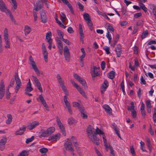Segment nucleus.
Instances as JSON below:
<instances>
[{
  "mask_svg": "<svg viewBox=\"0 0 156 156\" xmlns=\"http://www.w3.org/2000/svg\"><path fill=\"white\" fill-rule=\"evenodd\" d=\"M107 30H110L112 32H114V28H113V27L110 25V24H109V25H108L107 28Z\"/></svg>",
  "mask_w": 156,
  "mask_h": 156,
  "instance_id": "obj_61",
  "label": "nucleus"
},
{
  "mask_svg": "<svg viewBox=\"0 0 156 156\" xmlns=\"http://www.w3.org/2000/svg\"><path fill=\"white\" fill-rule=\"evenodd\" d=\"M11 94V93L9 91V89L7 88L6 90V98L7 99H9L10 98Z\"/></svg>",
  "mask_w": 156,
  "mask_h": 156,
  "instance_id": "obj_57",
  "label": "nucleus"
},
{
  "mask_svg": "<svg viewBox=\"0 0 156 156\" xmlns=\"http://www.w3.org/2000/svg\"><path fill=\"white\" fill-rule=\"evenodd\" d=\"M73 143L74 144V145L75 147L76 150H77L79 149V147H78L79 144L77 143L76 140H75L74 141H73Z\"/></svg>",
  "mask_w": 156,
  "mask_h": 156,
  "instance_id": "obj_59",
  "label": "nucleus"
},
{
  "mask_svg": "<svg viewBox=\"0 0 156 156\" xmlns=\"http://www.w3.org/2000/svg\"><path fill=\"white\" fill-rule=\"evenodd\" d=\"M138 3L140 9H141L145 12H146L147 11V9L145 7V5L143 3L138 2Z\"/></svg>",
  "mask_w": 156,
  "mask_h": 156,
  "instance_id": "obj_34",
  "label": "nucleus"
},
{
  "mask_svg": "<svg viewBox=\"0 0 156 156\" xmlns=\"http://www.w3.org/2000/svg\"><path fill=\"white\" fill-rule=\"evenodd\" d=\"M7 13H8L9 15V16H10V18L11 19V20H12V21L14 22H15L16 21L14 19L13 17V16L12 15L11 13V12L9 10H8V11L7 12Z\"/></svg>",
  "mask_w": 156,
  "mask_h": 156,
  "instance_id": "obj_49",
  "label": "nucleus"
},
{
  "mask_svg": "<svg viewBox=\"0 0 156 156\" xmlns=\"http://www.w3.org/2000/svg\"><path fill=\"white\" fill-rule=\"evenodd\" d=\"M105 111L109 114L112 113V109L109 106L107 105H105L103 107Z\"/></svg>",
  "mask_w": 156,
  "mask_h": 156,
  "instance_id": "obj_27",
  "label": "nucleus"
},
{
  "mask_svg": "<svg viewBox=\"0 0 156 156\" xmlns=\"http://www.w3.org/2000/svg\"><path fill=\"white\" fill-rule=\"evenodd\" d=\"M142 15V14L141 12L137 13L134 14V17L135 18H137L141 16Z\"/></svg>",
  "mask_w": 156,
  "mask_h": 156,
  "instance_id": "obj_64",
  "label": "nucleus"
},
{
  "mask_svg": "<svg viewBox=\"0 0 156 156\" xmlns=\"http://www.w3.org/2000/svg\"><path fill=\"white\" fill-rule=\"evenodd\" d=\"M122 47L120 44H118L115 49V51L118 57H119L122 54Z\"/></svg>",
  "mask_w": 156,
  "mask_h": 156,
  "instance_id": "obj_19",
  "label": "nucleus"
},
{
  "mask_svg": "<svg viewBox=\"0 0 156 156\" xmlns=\"http://www.w3.org/2000/svg\"><path fill=\"white\" fill-rule=\"evenodd\" d=\"M27 126H23L22 127H20L19 129L16 131L15 132V134L16 135H21L23 134L26 130Z\"/></svg>",
  "mask_w": 156,
  "mask_h": 156,
  "instance_id": "obj_18",
  "label": "nucleus"
},
{
  "mask_svg": "<svg viewBox=\"0 0 156 156\" xmlns=\"http://www.w3.org/2000/svg\"><path fill=\"white\" fill-rule=\"evenodd\" d=\"M81 51L82 53V55L80 57V65L81 67H83L84 65L83 58L85 57L86 54L84 49L83 48L81 49Z\"/></svg>",
  "mask_w": 156,
  "mask_h": 156,
  "instance_id": "obj_11",
  "label": "nucleus"
},
{
  "mask_svg": "<svg viewBox=\"0 0 156 156\" xmlns=\"http://www.w3.org/2000/svg\"><path fill=\"white\" fill-rule=\"evenodd\" d=\"M79 111L81 112V116L83 119H87V116L86 114V112H85L83 108H79Z\"/></svg>",
  "mask_w": 156,
  "mask_h": 156,
  "instance_id": "obj_28",
  "label": "nucleus"
},
{
  "mask_svg": "<svg viewBox=\"0 0 156 156\" xmlns=\"http://www.w3.org/2000/svg\"><path fill=\"white\" fill-rule=\"evenodd\" d=\"M77 4L80 10L81 11H83V5L79 2H77Z\"/></svg>",
  "mask_w": 156,
  "mask_h": 156,
  "instance_id": "obj_45",
  "label": "nucleus"
},
{
  "mask_svg": "<svg viewBox=\"0 0 156 156\" xmlns=\"http://www.w3.org/2000/svg\"><path fill=\"white\" fill-rule=\"evenodd\" d=\"M29 60L30 63L31 65L33 68L34 70L37 75L39 76L40 74L39 71L38 69L32 56L30 55L29 56Z\"/></svg>",
  "mask_w": 156,
  "mask_h": 156,
  "instance_id": "obj_4",
  "label": "nucleus"
},
{
  "mask_svg": "<svg viewBox=\"0 0 156 156\" xmlns=\"http://www.w3.org/2000/svg\"><path fill=\"white\" fill-rule=\"evenodd\" d=\"M148 35V33L147 30L144 31L141 36L142 39H143L146 37Z\"/></svg>",
  "mask_w": 156,
  "mask_h": 156,
  "instance_id": "obj_38",
  "label": "nucleus"
},
{
  "mask_svg": "<svg viewBox=\"0 0 156 156\" xmlns=\"http://www.w3.org/2000/svg\"><path fill=\"white\" fill-rule=\"evenodd\" d=\"M55 129L54 127H51L48 128L47 130V131L49 135L50 136L52 133H54L55 131Z\"/></svg>",
  "mask_w": 156,
  "mask_h": 156,
  "instance_id": "obj_37",
  "label": "nucleus"
},
{
  "mask_svg": "<svg viewBox=\"0 0 156 156\" xmlns=\"http://www.w3.org/2000/svg\"><path fill=\"white\" fill-rule=\"evenodd\" d=\"M48 149L47 148H42L39 150V151L41 153H45L48 151Z\"/></svg>",
  "mask_w": 156,
  "mask_h": 156,
  "instance_id": "obj_47",
  "label": "nucleus"
},
{
  "mask_svg": "<svg viewBox=\"0 0 156 156\" xmlns=\"http://www.w3.org/2000/svg\"><path fill=\"white\" fill-rule=\"evenodd\" d=\"M51 33L50 31H48L46 34V39L48 43L52 42V40L51 38Z\"/></svg>",
  "mask_w": 156,
  "mask_h": 156,
  "instance_id": "obj_26",
  "label": "nucleus"
},
{
  "mask_svg": "<svg viewBox=\"0 0 156 156\" xmlns=\"http://www.w3.org/2000/svg\"><path fill=\"white\" fill-rule=\"evenodd\" d=\"M33 90V89L31 87V84L30 80H29V81L27 83V87L25 89V93H27V92H30L31 91Z\"/></svg>",
  "mask_w": 156,
  "mask_h": 156,
  "instance_id": "obj_29",
  "label": "nucleus"
},
{
  "mask_svg": "<svg viewBox=\"0 0 156 156\" xmlns=\"http://www.w3.org/2000/svg\"><path fill=\"white\" fill-rule=\"evenodd\" d=\"M108 149H110V154L112 155V156H115L114 150L112 146L110 145H109Z\"/></svg>",
  "mask_w": 156,
  "mask_h": 156,
  "instance_id": "obj_54",
  "label": "nucleus"
},
{
  "mask_svg": "<svg viewBox=\"0 0 156 156\" xmlns=\"http://www.w3.org/2000/svg\"><path fill=\"white\" fill-rule=\"evenodd\" d=\"M40 15L41 21L43 23H46L47 22V19L45 11L42 10L40 12Z\"/></svg>",
  "mask_w": 156,
  "mask_h": 156,
  "instance_id": "obj_21",
  "label": "nucleus"
},
{
  "mask_svg": "<svg viewBox=\"0 0 156 156\" xmlns=\"http://www.w3.org/2000/svg\"><path fill=\"white\" fill-rule=\"evenodd\" d=\"M67 31L70 34H72L74 32V31L73 30L72 28L71 27H68L67 29Z\"/></svg>",
  "mask_w": 156,
  "mask_h": 156,
  "instance_id": "obj_62",
  "label": "nucleus"
},
{
  "mask_svg": "<svg viewBox=\"0 0 156 156\" xmlns=\"http://www.w3.org/2000/svg\"><path fill=\"white\" fill-rule=\"evenodd\" d=\"M86 132L88 137L91 141L97 145L99 144V139L94 135V129L91 126L89 125L86 129Z\"/></svg>",
  "mask_w": 156,
  "mask_h": 156,
  "instance_id": "obj_2",
  "label": "nucleus"
},
{
  "mask_svg": "<svg viewBox=\"0 0 156 156\" xmlns=\"http://www.w3.org/2000/svg\"><path fill=\"white\" fill-rule=\"evenodd\" d=\"M60 18L61 20L63 23H64L65 20L66 19V15L62 12H61L60 14Z\"/></svg>",
  "mask_w": 156,
  "mask_h": 156,
  "instance_id": "obj_43",
  "label": "nucleus"
},
{
  "mask_svg": "<svg viewBox=\"0 0 156 156\" xmlns=\"http://www.w3.org/2000/svg\"><path fill=\"white\" fill-rule=\"evenodd\" d=\"M153 118L154 121L156 122V107L154 108V113L153 115Z\"/></svg>",
  "mask_w": 156,
  "mask_h": 156,
  "instance_id": "obj_50",
  "label": "nucleus"
},
{
  "mask_svg": "<svg viewBox=\"0 0 156 156\" xmlns=\"http://www.w3.org/2000/svg\"><path fill=\"white\" fill-rule=\"evenodd\" d=\"M73 76L74 78L78 80L85 88H87L86 82L83 79L80 78L77 74H74Z\"/></svg>",
  "mask_w": 156,
  "mask_h": 156,
  "instance_id": "obj_6",
  "label": "nucleus"
},
{
  "mask_svg": "<svg viewBox=\"0 0 156 156\" xmlns=\"http://www.w3.org/2000/svg\"><path fill=\"white\" fill-rule=\"evenodd\" d=\"M102 138L103 139V140L104 144L105 146V148L107 150L109 146L108 145L106 138V137L105 134L102 135Z\"/></svg>",
  "mask_w": 156,
  "mask_h": 156,
  "instance_id": "obj_35",
  "label": "nucleus"
},
{
  "mask_svg": "<svg viewBox=\"0 0 156 156\" xmlns=\"http://www.w3.org/2000/svg\"><path fill=\"white\" fill-rule=\"evenodd\" d=\"M40 124L39 122L37 121H33L30 123L27 127L29 130H31L35 128L36 126Z\"/></svg>",
  "mask_w": 156,
  "mask_h": 156,
  "instance_id": "obj_14",
  "label": "nucleus"
},
{
  "mask_svg": "<svg viewBox=\"0 0 156 156\" xmlns=\"http://www.w3.org/2000/svg\"><path fill=\"white\" fill-rule=\"evenodd\" d=\"M130 105H131L130 107V108H129V107H128V110H131V111H133V110H135V106H134L133 102V101L131 102V103H130Z\"/></svg>",
  "mask_w": 156,
  "mask_h": 156,
  "instance_id": "obj_44",
  "label": "nucleus"
},
{
  "mask_svg": "<svg viewBox=\"0 0 156 156\" xmlns=\"http://www.w3.org/2000/svg\"><path fill=\"white\" fill-rule=\"evenodd\" d=\"M79 32L80 36V41L82 42V43H83V42L84 35L83 33L82 26L81 24H79Z\"/></svg>",
  "mask_w": 156,
  "mask_h": 156,
  "instance_id": "obj_22",
  "label": "nucleus"
},
{
  "mask_svg": "<svg viewBox=\"0 0 156 156\" xmlns=\"http://www.w3.org/2000/svg\"><path fill=\"white\" fill-rule=\"evenodd\" d=\"M58 124L59 128H60L62 134L64 136H66V133L65 130V128L63 126L62 124L61 123L59 124Z\"/></svg>",
  "mask_w": 156,
  "mask_h": 156,
  "instance_id": "obj_32",
  "label": "nucleus"
},
{
  "mask_svg": "<svg viewBox=\"0 0 156 156\" xmlns=\"http://www.w3.org/2000/svg\"><path fill=\"white\" fill-rule=\"evenodd\" d=\"M151 101L150 100H148L146 101V104L147 108L151 107Z\"/></svg>",
  "mask_w": 156,
  "mask_h": 156,
  "instance_id": "obj_52",
  "label": "nucleus"
},
{
  "mask_svg": "<svg viewBox=\"0 0 156 156\" xmlns=\"http://www.w3.org/2000/svg\"><path fill=\"white\" fill-rule=\"evenodd\" d=\"M60 86L65 93V96H66L67 97V96L69 95V93L67 92V89L65 86L64 85H63L62 86Z\"/></svg>",
  "mask_w": 156,
  "mask_h": 156,
  "instance_id": "obj_42",
  "label": "nucleus"
},
{
  "mask_svg": "<svg viewBox=\"0 0 156 156\" xmlns=\"http://www.w3.org/2000/svg\"><path fill=\"white\" fill-rule=\"evenodd\" d=\"M12 1V2L13 4V7L14 9V10H15L16 9L17 5V3L16 1L15 0H11Z\"/></svg>",
  "mask_w": 156,
  "mask_h": 156,
  "instance_id": "obj_56",
  "label": "nucleus"
},
{
  "mask_svg": "<svg viewBox=\"0 0 156 156\" xmlns=\"http://www.w3.org/2000/svg\"><path fill=\"white\" fill-rule=\"evenodd\" d=\"M57 78L58 81V82L60 86H62L64 85V82L63 80H62L60 75L59 74H57Z\"/></svg>",
  "mask_w": 156,
  "mask_h": 156,
  "instance_id": "obj_30",
  "label": "nucleus"
},
{
  "mask_svg": "<svg viewBox=\"0 0 156 156\" xmlns=\"http://www.w3.org/2000/svg\"><path fill=\"white\" fill-rule=\"evenodd\" d=\"M145 140L146 142L147 146L150 152L152 151V148L150 139L147 136L145 137Z\"/></svg>",
  "mask_w": 156,
  "mask_h": 156,
  "instance_id": "obj_23",
  "label": "nucleus"
},
{
  "mask_svg": "<svg viewBox=\"0 0 156 156\" xmlns=\"http://www.w3.org/2000/svg\"><path fill=\"white\" fill-rule=\"evenodd\" d=\"M68 123L69 124H72L75 122V120L72 118H69L68 119Z\"/></svg>",
  "mask_w": 156,
  "mask_h": 156,
  "instance_id": "obj_55",
  "label": "nucleus"
},
{
  "mask_svg": "<svg viewBox=\"0 0 156 156\" xmlns=\"http://www.w3.org/2000/svg\"><path fill=\"white\" fill-rule=\"evenodd\" d=\"M24 31L25 35L27 36V35L30 34L31 31V28L28 25H25L24 26Z\"/></svg>",
  "mask_w": 156,
  "mask_h": 156,
  "instance_id": "obj_25",
  "label": "nucleus"
},
{
  "mask_svg": "<svg viewBox=\"0 0 156 156\" xmlns=\"http://www.w3.org/2000/svg\"><path fill=\"white\" fill-rule=\"evenodd\" d=\"M99 67L98 68L95 66H94L92 69L90 73L92 78L98 76L99 73Z\"/></svg>",
  "mask_w": 156,
  "mask_h": 156,
  "instance_id": "obj_8",
  "label": "nucleus"
},
{
  "mask_svg": "<svg viewBox=\"0 0 156 156\" xmlns=\"http://www.w3.org/2000/svg\"><path fill=\"white\" fill-rule=\"evenodd\" d=\"M7 138L5 136H4L0 141V144L5 145L7 142Z\"/></svg>",
  "mask_w": 156,
  "mask_h": 156,
  "instance_id": "obj_39",
  "label": "nucleus"
},
{
  "mask_svg": "<svg viewBox=\"0 0 156 156\" xmlns=\"http://www.w3.org/2000/svg\"><path fill=\"white\" fill-rule=\"evenodd\" d=\"M95 130V132H94V135H95V136H96L97 134H98L99 135H103L105 134L104 133L103 131H102L97 127Z\"/></svg>",
  "mask_w": 156,
  "mask_h": 156,
  "instance_id": "obj_31",
  "label": "nucleus"
},
{
  "mask_svg": "<svg viewBox=\"0 0 156 156\" xmlns=\"http://www.w3.org/2000/svg\"><path fill=\"white\" fill-rule=\"evenodd\" d=\"M71 83L73 86L77 89L80 94L85 98H87V96L85 94L83 90L73 80H71Z\"/></svg>",
  "mask_w": 156,
  "mask_h": 156,
  "instance_id": "obj_5",
  "label": "nucleus"
},
{
  "mask_svg": "<svg viewBox=\"0 0 156 156\" xmlns=\"http://www.w3.org/2000/svg\"><path fill=\"white\" fill-rule=\"evenodd\" d=\"M60 136L59 133H57L50 136L48 140L49 141L51 140L52 141H56L60 139Z\"/></svg>",
  "mask_w": 156,
  "mask_h": 156,
  "instance_id": "obj_17",
  "label": "nucleus"
},
{
  "mask_svg": "<svg viewBox=\"0 0 156 156\" xmlns=\"http://www.w3.org/2000/svg\"><path fill=\"white\" fill-rule=\"evenodd\" d=\"M64 54L66 60L67 62L70 61V54L68 47L66 46L64 49Z\"/></svg>",
  "mask_w": 156,
  "mask_h": 156,
  "instance_id": "obj_7",
  "label": "nucleus"
},
{
  "mask_svg": "<svg viewBox=\"0 0 156 156\" xmlns=\"http://www.w3.org/2000/svg\"><path fill=\"white\" fill-rule=\"evenodd\" d=\"M40 135L41 136L43 137H46L49 136L47 130L42 132L41 134Z\"/></svg>",
  "mask_w": 156,
  "mask_h": 156,
  "instance_id": "obj_46",
  "label": "nucleus"
},
{
  "mask_svg": "<svg viewBox=\"0 0 156 156\" xmlns=\"http://www.w3.org/2000/svg\"><path fill=\"white\" fill-rule=\"evenodd\" d=\"M14 80L15 81L16 83V86L14 88L15 92L17 93L20 88L22 85L21 80L19 78L17 73H15L14 76V79H11L8 86V88L9 89L10 87H12L13 86L15 83Z\"/></svg>",
  "mask_w": 156,
  "mask_h": 156,
  "instance_id": "obj_1",
  "label": "nucleus"
},
{
  "mask_svg": "<svg viewBox=\"0 0 156 156\" xmlns=\"http://www.w3.org/2000/svg\"><path fill=\"white\" fill-rule=\"evenodd\" d=\"M115 72L113 71H111L108 73V77L111 79H113L115 75Z\"/></svg>",
  "mask_w": 156,
  "mask_h": 156,
  "instance_id": "obj_33",
  "label": "nucleus"
},
{
  "mask_svg": "<svg viewBox=\"0 0 156 156\" xmlns=\"http://www.w3.org/2000/svg\"><path fill=\"white\" fill-rule=\"evenodd\" d=\"M68 98L66 96H65L64 98V101L65 103L66 108L68 109L69 113L72 114L73 112L71 109L70 104L67 100Z\"/></svg>",
  "mask_w": 156,
  "mask_h": 156,
  "instance_id": "obj_10",
  "label": "nucleus"
},
{
  "mask_svg": "<svg viewBox=\"0 0 156 156\" xmlns=\"http://www.w3.org/2000/svg\"><path fill=\"white\" fill-rule=\"evenodd\" d=\"M57 32L58 33V34L59 36L61 37L60 38L61 39V38H62L63 37V35L62 32L59 30H57Z\"/></svg>",
  "mask_w": 156,
  "mask_h": 156,
  "instance_id": "obj_51",
  "label": "nucleus"
},
{
  "mask_svg": "<svg viewBox=\"0 0 156 156\" xmlns=\"http://www.w3.org/2000/svg\"><path fill=\"white\" fill-rule=\"evenodd\" d=\"M145 105L143 102L141 104V107L140 108V112L144 118H145L146 115V112L145 110Z\"/></svg>",
  "mask_w": 156,
  "mask_h": 156,
  "instance_id": "obj_24",
  "label": "nucleus"
},
{
  "mask_svg": "<svg viewBox=\"0 0 156 156\" xmlns=\"http://www.w3.org/2000/svg\"><path fill=\"white\" fill-rule=\"evenodd\" d=\"M4 39L5 40V48L6 49L10 48V43L9 39L8 30L5 28L4 31Z\"/></svg>",
  "mask_w": 156,
  "mask_h": 156,
  "instance_id": "obj_3",
  "label": "nucleus"
},
{
  "mask_svg": "<svg viewBox=\"0 0 156 156\" xmlns=\"http://www.w3.org/2000/svg\"><path fill=\"white\" fill-rule=\"evenodd\" d=\"M32 77L33 78V80H34L35 82V83L36 84V86L37 88L41 92H42L43 89L41 87V84L40 82L38 80L36 76H33Z\"/></svg>",
  "mask_w": 156,
  "mask_h": 156,
  "instance_id": "obj_16",
  "label": "nucleus"
},
{
  "mask_svg": "<svg viewBox=\"0 0 156 156\" xmlns=\"http://www.w3.org/2000/svg\"><path fill=\"white\" fill-rule=\"evenodd\" d=\"M131 115L133 117L135 118L136 116V113L135 110L131 111Z\"/></svg>",
  "mask_w": 156,
  "mask_h": 156,
  "instance_id": "obj_63",
  "label": "nucleus"
},
{
  "mask_svg": "<svg viewBox=\"0 0 156 156\" xmlns=\"http://www.w3.org/2000/svg\"><path fill=\"white\" fill-rule=\"evenodd\" d=\"M0 9L2 12H5L7 14V12L8 9L6 6L5 4L2 1V0H0Z\"/></svg>",
  "mask_w": 156,
  "mask_h": 156,
  "instance_id": "obj_12",
  "label": "nucleus"
},
{
  "mask_svg": "<svg viewBox=\"0 0 156 156\" xmlns=\"http://www.w3.org/2000/svg\"><path fill=\"white\" fill-rule=\"evenodd\" d=\"M43 53L44 55V58L46 62H47L48 53L47 51L46 48L44 43H43L42 45Z\"/></svg>",
  "mask_w": 156,
  "mask_h": 156,
  "instance_id": "obj_15",
  "label": "nucleus"
},
{
  "mask_svg": "<svg viewBox=\"0 0 156 156\" xmlns=\"http://www.w3.org/2000/svg\"><path fill=\"white\" fill-rule=\"evenodd\" d=\"M58 2H61V0H58ZM63 2L67 5L68 8H69L70 12L72 14H74V12L73 10V8L72 5L69 3L67 0H61Z\"/></svg>",
  "mask_w": 156,
  "mask_h": 156,
  "instance_id": "obj_20",
  "label": "nucleus"
},
{
  "mask_svg": "<svg viewBox=\"0 0 156 156\" xmlns=\"http://www.w3.org/2000/svg\"><path fill=\"white\" fill-rule=\"evenodd\" d=\"M5 86L4 82L3 80H2L0 84V98L2 99L5 94Z\"/></svg>",
  "mask_w": 156,
  "mask_h": 156,
  "instance_id": "obj_9",
  "label": "nucleus"
},
{
  "mask_svg": "<svg viewBox=\"0 0 156 156\" xmlns=\"http://www.w3.org/2000/svg\"><path fill=\"white\" fill-rule=\"evenodd\" d=\"M103 48L107 54H109L110 53L109 48L108 47L105 46Z\"/></svg>",
  "mask_w": 156,
  "mask_h": 156,
  "instance_id": "obj_58",
  "label": "nucleus"
},
{
  "mask_svg": "<svg viewBox=\"0 0 156 156\" xmlns=\"http://www.w3.org/2000/svg\"><path fill=\"white\" fill-rule=\"evenodd\" d=\"M34 136H32L30 138H28L26 141V143L27 144H28L29 143L33 141V140H34Z\"/></svg>",
  "mask_w": 156,
  "mask_h": 156,
  "instance_id": "obj_53",
  "label": "nucleus"
},
{
  "mask_svg": "<svg viewBox=\"0 0 156 156\" xmlns=\"http://www.w3.org/2000/svg\"><path fill=\"white\" fill-rule=\"evenodd\" d=\"M64 148L66 150L69 151H73L74 149L72 147V143L71 142L67 141L64 144Z\"/></svg>",
  "mask_w": 156,
  "mask_h": 156,
  "instance_id": "obj_13",
  "label": "nucleus"
},
{
  "mask_svg": "<svg viewBox=\"0 0 156 156\" xmlns=\"http://www.w3.org/2000/svg\"><path fill=\"white\" fill-rule=\"evenodd\" d=\"M83 17L84 20L86 21H89L90 20V17L89 14L87 13H85L83 15Z\"/></svg>",
  "mask_w": 156,
  "mask_h": 156,
  "instance_id": "obj_41",
  "label": "nucleus"
},
{
  "mask_svg": "<svg viewBox=\"0 0 156 156\" xmlns=\"http://www.w3.org/2000/svg\"><path fill=\"white\" fill-rule=\"evenodd\" d=\"M130 151H131V153L132 154V155H133V156H135L136 155H135V150H134V148L133 147V146H132L130 147Z\"/></svg>",
  "mask_w": 156,
  "mask_h": 156,
  "instance_id": "obj_60",
  "label": "nucleus"
},
{
  "mask_svg": "<svg viewBox=\"0 0 156 156\" xmlns=\"http://www.w3.org/2000/svg\"><path fill=\"white\" fill-rule=\"evenodd\" d=\"M87 25H88L89 28H90V30H92L93 29V24L92 23V22L90 20L89 21H87Z\"/></svg>",
  "mask_w": 156,
  "mask_h": 156,
  "instance_id": "obj_48",
  "label": "nucleus"
},
{
  "mask_svg": "<svg viewBox=\"0 0 156 156\" xmlns=\"http://www.w3.org/2000/svg\"><path fill=\"white\" fill-rule=\"evenodd\" d=\"M7 119L6 121V123L7 124H9L12 121V117L11 115L8 114L7 115Z\"/></svg>",
  "mask_w": 156,
  "mask_h": 156,
  "instance_id": "obj_36",
  "label": "nucleus"
},
{
  "mask_svg": "<svg viewBox=\"0 0 156 156\" xmlns=\"http://www.w3.org/2000/svg\"><path fill=\"white\" fill-rule=\"evenodd\" d=\"M108 86V82L106 80H104L103 83V84L101 88L103 89H106Z\"/></svg>",
  "mask_w": 156,
  "mask_h": 156,
  "instance_id": "obj_40",
  "label": "nucleus"
}]
</instances>
